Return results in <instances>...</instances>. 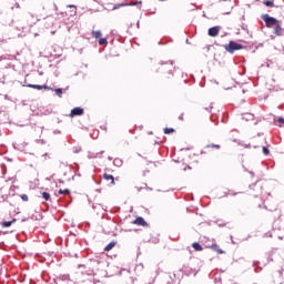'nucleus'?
<instances>
[{"label": "nucleus", "instance_id": "nucleus-1", "mask_svg": "<svg viewBox=\"0 0 284 284\" xmlns=\"http://www.w3.org/2000/svg\"><path fill=\"white\" fill-rule=\"evenodd\" d=\"M224 49L226 50V52H230V54H234V52H236V50L243 49V44H239L234 41H230L229 44L224 45Z\"/></svg>", "mask_w": 284, "mask_h": 284}, {"label": "nucleus", "instance_id": "nucleus-2", "mask_svg": "<svg viewBox=\"0 0 284 284\" xmlns=\"http://www.w3.org/2000/svg\"><path fill=\"white\" fill-rule=\"evenodd\" d=\"M262 19L264 23H266V28H272L273 26H277L278 20L276 18L271 17L270 14H263Z\"/></svg>", "mask_w": 284, "mask_h": 284}, {"label": "nucleus", "instance_id": "nucleus-3", "mask_svg": "<svg viewBox=\"0 0 284 284\" xmlns=\"http://www.w3.org/2000/svg\"><path fill=\"white\" fill-rule=\"evenodd\" d=\"M221 27H212L209 29V37H219Z\"/></svg>", "mask_w": 284, "mask_h": 284}, {"label": "nucleus", "instance_id": "nucleus-4", "mask_svg": "<svg viewBox=\"0 0 284 284\" xmlns=\"http://www.w3.org/2000/svg\"><path fill=\"white\" fill-rule=\"evenodd\" d=\"M83 114L82 108H74L71 110L70 116H81Z\"/></svg>", "mask_w": 284, "mask_h": 284}, {"label": "nucleus", "instance_id": "nucleus-5", "mask_svg": "<svg viewBox=\"0 0 284 284\" xmlns=\"http://www.w3.org/2000/svg\"><path fill=\"white\" fill-rule=\"evenodd\" d=\"M28 88H33V90H52V88L48 85H39V84H28Z\"/></svg>", "mask_w": 284, "mask_h": 284}, {"label": "nucleus", "instance_id": "nucleus-6", "mask_svg": "<svg viewBox=\"0 0 284 284\" xmlns=\"http://www.w3.org/2000/svg\"><path fill=\"white\" fill-rule=\"evenodd\" d=\"M135 225H141L142 227H145L148 225V222L143 217H136L134 221Z\"/></svg>", "mask_w": 284, "mask_h": 284}, {"label": "nucleus", "instance_id": "nucleus-7", "mask_svg": "<svg viewBox=\"0 0 284 284\" xmlns=\"http://www.w3.org/2000/svg\"><path fill=\"white\" fill-rule=\"evenodd\" d=\"M192 247L196 251V252H203V246H201V244L199 243H193Z\"/></svg>", "mask_w": 284, "mask_h": 284}, {"label": "nucleus", "instance_id": "nucleus-8", "mask_svg": "<svg viewBox=\"0 0 284 284\" xmlns=\"http://www.w3.org/2000/svg\"><path fill=\"white\" fill-rule=\"evenodd\" d=\"M105 181H111V184L114 185V176L105 173L104 175Z\"/></svg>", "mask_w": 284, "mask_h": 284}, {"label": "nucleus", "instance_id": "nucleus-9", "mask_svg": "<svg viewBox=\"0 0 284 284\" xmlns=\"http://www.w3.org/2000/svg\"><path fill=\"white\" fill-rule=\"evenodd\" d=\"M114 245H116V242H111V243H109V244L104 247L105 252H110V250H112V248L114 247Z\"/></svg>", "mask_w": 284, "mask_h": 284}, {"label": "nucleus", "instance_id": "nucleus-10", "mask_svg": "<svg viewBox=\"0 0 284 284\" xmlns=\"http://www.w3.org/2000/svg\"><path fill=\"white\" fill-rule=\"evenodd\" d=\"M92 37H93L94 39H101L102 33H101V31H92Z\"/></svg>", "mask_w": 284, "mask_h": 284}, {"label": "nucleus", "instance_id": "nucleus-11", "mask_svg": "<svg viewBox=\"0 0 284 284\" xmlns=\"http://www.w3.org/2000/svg\"><path fill=\"white\" fill-rule=\"evenodd\" d=\"M264 6H266L267 8H274V2L270 1V0H266L263 2Z\"/></svg>", "mask_w": 284, "mask_h": 284}, {"label": "nucleus", "instance_id": "nucleus-12", "mask_svg": "<svg viewBox=\"0 0 284 284\" xmlns=\"http://www.w3.org/2000/svg\"><path fill=\"white\" fill-rule=\"evenodd\" d=\"M42 199H44V201H50V193L48 192H42Z\"/></svg>", "mask_w": 284, "mask_h": 284}, {"label": "nucleus", "instance_id": "nucleus-13", "mask_svg": "<svg viewBox=\"0 0 284 284\" xmlns=\"http://www.w3.org/2000/svg\"><path fill=\"white\" fill-rule=\"evenodd\" d=\"M16 220L13 221H8V222H3L2 223V227H10L12 225V223H14Z\"/></svg>", "mask_w": 284, "mask_h": 284}, {"label": "nucleus", "instance_id": "nucleus-14", "mask_svg": "<svg viewBox=\"0 0 284 284\" xmlns=\"http://www.w3.org/2000/svg\"><path fill=\"white\" fill-rule=\"evenodd\" d=\"M114 165H116L118 168H121V165H123V162L120 159H115L113 161Z\"/></svg>", "mask_w": 284, "mask_h": 284}, {"label": "nucleus", "instance_id": "nucleus-15", "mask_svg": "<svg viewBox=\"0 0 284 284\" xmlns=\"http://www.w3.org/2000/svg\"><path fill=\"white\" fill-rule=\"evenodd\" d=\"M125 6H128V3H119V4H115V6L113 7V10H119V8H123V7H125Z\"/></svg>", "mask_w": 284, "mask_h": 284}, {"label": "nucleus", "instance_id": "nucleus-16", "mask_svg": "<svg viewBox=\"0 0 284 284\" xmlns=\"http://www.w3.org/2000/svg\"><path fill=\"white\" fill-rule=\"evenodd\" d=\"M275 34H281V24L278 22L275 24Z\"/></svg>", "mask_w": 284, "mask_h": 284}, {"label": "nucleus", "instance_id": "nucleus-17", "mask_svg": "<svg viewBox=\"0 0 284 284\" xmlns=\"http://www.w3.org/2000/svg\"><path fill=\"white\" fill-rule=\"evenodd\" d=\"M105 43H108V39H105V38H100L99 39V44L100 45H105Z\"/></svg>", "mask_w": 284, "mask_h": 284}, {"label": "nucleus", "instance_id": "nucleus-18", "mask_svg": "<svg viewBox=\"0 0 284 284\" xmlns=\"http://www.w3.org/2000/svg\"><path fill=\"white\" fill-rule=\"evenodd\" d=\"M172 132H174V129H172V128L164 129V134H172Z\"/></svg>", "mask_w": 284, "mask_h": 284}, {"label": "nucleus", "instance_id": "nucleus-19", "mask_svg": "<svg viewBox=\"0 0 284 284\" xmlns=\"http://www.w3.org/2000/svg\"><path fill=\"white\" fill-rule=\"evenodd\" d=\"M58 194H70V190H59Z\"/></svg>", "mask_w": 284, "mask_h": 284}, {"label": "nucleus", "instance_id": "nucleus-20", "mask_svg": "<svg viewBox=\"0 0 284 284\" xmlns=\"http://www.w3.org/2000/svg\"><path fill=\"white\" fill-rule=\"evenodd\" d=\"M54 92H55V94H58V97H61L63 94L62 89H55Z\"/></svg>", "mask_w": 284, "mask_h": 284}, {"label": "nucleus", "instance_id": "nucleus-21", "mask_svg": "<svg viewBox=\"0 0 284 284\" xmlns=\"http://www.w3.org/2000/svg\"><path fill=\"white\" fill-rule=\"evenodd\" d=\"M263 154H265L267 156V154H270V149H267V146H263Z\"/></svg>", "mask_w": 284, "mask_h": 284}, {"label": "nucleus", "instance_id": "nucleus-22", "mask_svg": "<svg viewBox=\"0 0 284 284\" xmlns=\"http://www.w3.org/2000/svg\"><path fill=\"white\" fill-rule=\"evenodd\" d=\"M277 123H280V125H284V119L283 118H278L277 119Z\"/></svg>", "mask_w": 284, "mask_h": 284}, {"label": "nucleus", "instance_id": "nucleus-23", "mask_svg": "<svg viewBox=\"0 0 284 284\" xmlns=\"http://www.w3.org/2000/svg\"><path fill=\"white\" fill-rule=\"evenodd\" d=\"M141 3H142L141 1H139V2H130V3H128V6H139Z\"/></svg>", "mask_w": 284, "mask_h": 284}, {"label": "nucleus", "instance_id": "nucleus-24", "mask_svg": "<svg viewBox=\"0 0 284 284\" xmlns=\"http://www.w3.org/2000/svg\"><path fill=\"white\" fill-rule=\"evenodd\" d=\"M21 199H22V201L28 202V195L22 194V195H21Z\"/></svg>", "mask_w": 284, "mask_h": 284}, {"label": "nucleus", "instance_id": "nucleus-25", "mask_svg": "<svg viewBox=\"0 0 284 284\" xmlns=\"http://www.w3.org/2000/svg\"><path fill=\"white\" fill-rule=\"evenodd\" d=\"M88 158L89 159H97V155H94L93 153H89Z\"/></svg>", "mask_w": 284, "mask_h": 284}, {"label": "nucleus", "instance_id": "nucleus-26", "mask_svg": "<svg viewBox=\"0 0 284 284\" xmlns=\"http://www.w3.org/2000/svg\"><path fill=\"white\" fill-rule=\"evenodd\" d=\"M207 148H221L219 144H211V145H207Z\"/></svg>", "mask_w": 284, "mask_h": 284}, {"label": "nucleus", "instance_id": "nucleus-27", "mask_svg": "<svg viewBox=\"0 0 284 284\" xmlns=\"http://www.w3.org/2000/svg\"><path fill=\"white\" fill-rule=\"evenodd\" d=\"M179 119H180V121H183V115H180Z\"/></svg>", "mask_w": 284, "mask_h": 284}, {"label": "nucleus", "instance_id": "nucleus-28", "mask_svg": "<svg viewBox=\"0 0 284 284\" xmlns=\"http://www.w3.org/2000/svg\"><path fill=\"white\" fill-rule=\"evenodd\" d=\"M109 161H112V158H109Z\"/></svg>", "mask_w": 284, "mask_h": 284}]
</instances>
